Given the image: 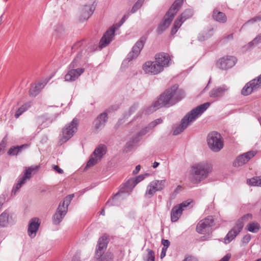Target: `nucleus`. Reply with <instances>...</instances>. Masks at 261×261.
Segmentation results:
<instances>
[{
    "instance_id": "nucleus-1",
    "label": "nucleus",
    "mask_w": 261,
    "mask_h": 261,
    "mask_svg": "<svg viewBox=\"0 0 261 261\" xmlns=\"http://www.w3.org/2000/svg\"><path fill=\"white\" fill-rule=\"evenodd\" d=\"M184 96L183 90L179 89L177 85H174L161 94L158 99L148 108L146 113H151L163 107H169L172 106L180 101Z\"/></svg>"
},
{
    "instance_id": "nucleus-2",
    "label": "nucleus",
    "mask_w": 261,
    "mask_h": 261,
    "mask_svg": "<svg viewBox=\"0 0 261 261\" xmlns=\"http://www.w3.org/2000/svg\"><path fill=\"white\" fill-rule=\"evenodd\" d=\"M184 96L183 90L179 89L177 85H174L161 94L158 99L148 108L146 113H151L163 107H169L172 106L180 101Z\"/></svg>"
},
{
    "instance_id": "nucleus-3",
    "label": "nucleus",
    "mask_w": 261,
    "mask_h": 261,
    "mask_svg": "<svg viewBox=\"0 0 261 261\" xmlns=\"http://www.w3.org/2000/svg\"><path fill=\"white\" fill-rule=\"evenodd\" d=\"M211 103L205 102L191 110L181 119V123L173 131L174 135H177L182 132L191 123L196 120L210 106Z\"/></svg>"
},
{
    "instance_id": "nucleus-4",
    "label": "nucleus",
    "mask_w": 261,
    "mask_h": 261,
    "mask_svg": "<svg viewBox=\"0 0 261 261\" xmlns=\"http://www.w3.org/2000/svg\"><path fill=\"white\" fill-rule=\"evenodd\" d=\"M212 171V166L206 163H199L193 165L190 175V180L193 184H199L205 179Z\"/></svg>"
},
{
    "instance_id": "nucleus-5",
    "label": "nucleus",
    "mask_w": 261,
    "mask_h": 261,
    "mask_svg": "<svg viewBox=\"0 0 261 261\" xmlns=\"http://www.w3.org/2000/svg\"><path fill=\"white\" fill-rule=\"evenodd\" d=\"M184 0H176L165 15L156 30L158 34H161L170 25L174 15L181 7Z\"/></svg>"
},
{
    "instance_id": "nucleus-6",
    "label": "nucleus",
    "mask_w": 261,
    "mask_h": 261,
    "mask_svg": "<svg viewBox=\"0 0 261 261\" xmlns=\"http://www.w3.org/2000/svg\"><path fill=\"white\" fill-rule=\"evenodd\" d=\"M73 197V194L69 195L60 203L56 213L53 216V222L54 224L58 225L62 221L67 212L68 205Z\"/></svg>"
},
{
    "instance_id": "nucleus-7",
    "label": "nucleus",
    "mask_w": 261,
    "mask_h": 261,
    "mask_svg": "<svg viewBox=\"0 0 261 261\" xmlns=\"http://www.w3.org/2000/svg\"><path fill=\"white\" fill-rule=\"evenodd\" d=\"M128 17V15H124L118 23L109 28L106 32L99 42L98 46L100 49L106 47L111 43L114 37L115 30L122 25Z\"/></svg>"
},
{
    "instance_id": "nucleus-8",
    "label": "nucleus",
    "mask_w": 261,
    "mask_h": 261,
    "mask_svg": "<svg viewBox=\"0 0 261 261\" xmlns=\"http://www.w3.org/2000/svg\"><path fill=\"white\" fill-rule=\"evenodd\" d=\"M80 59L79 57H76L69 65L68 71L64 77L65 81H74L85 71L84 68H75L78 66Z\"/></svg>"
},
{
    "instance_id": "nucleus-9",
    "label": "nucleus",
    "mask_w": 261,
    "mask_h": 261,
    "mask_svg": "<svg viewBox=\"0 0 261 261\" xmlns=\"http://www.w3.org/2000/svg\"><path fill=\"white\" fill-rule=\"evenodd\" d=\"M207 142L210 149L215 152H219L224 146V142L221 135L213 132L207 135Z\"/></svg>"
},
{
    "instance_id": "nucleus-10",
    "label": "nucleus",
    "mask_w": 261,
    "mask_h": 261,
    "mask_svg": "<svg viewBox=\"0 0 261 261\" xmlns=\"http://www.w3.org/2000/svg\"><path fill=\"white\" fill-rule=\"evenodd\" d=\"M79 120L74 118L71 122L67 124L62 129V137L61 141L65 142L70 139L77 130Z\"/></svg>"
},
{
    "instance_id": "nucleus-11",
    "label": "nucleus",
    "mask_w": 261,
    "mask_h": 261,
    "mask_svg": "<svg viewBox=\"0 0 261 261\" xmlns=\"http://www.w3.org/2000/svg\"><path fill=\"white\" fill-rule=\"evenodd\" d=\"M166 184V180H154L149 183L147 186L145 193L146 198H151L157 191H161L164 189Z\"/></svg>"
},
{
    "instance_id": "nucleus-12",
    "label": "nucleus",
    "mask_w": 261,
    "mask_h": 261,
    "mask_svg": "<svg viewBox=\"0 0 261 261\" xmlns=\"http://www.w3.org/2000/svg\"><path fill=\"white\" fill-rule=\"evenodd\" d=\"M38 168V167L36 168L28 167L25 169L24 174L21 176H19L18 179L17 183L15 186L13 187L12 190V194L15 195L18 190L24 184L27 180H29L32 177V172Z\"/></svg>"
},
{
    "instance_id": "nucleus-13",
    "label": "nucleus",
    "mask_w": 261,
    "mask_h": 261,
    "mask_svg": "<svg viewBox=\"0 0 261 261\" xmlns=\"http://www.w3.org/2000/svg\"><path fill=\"white\" fill-rule=\"evenodd\" d=\"M130 179H128L123 187H122L120 190L119 192L116 193L114 196L112 198V199H110L108 201V202L106 204V207H109L111 205H114L113 202L115 200L118 199L119 197L120 196V194L122 193H127L129 194L132 191L134 188L136 186V185L133 184L132 182H129Z\"/></svg>"
},
{
    "instance_id": "nucleus-14",
    "label": "nucleus",
    "mask_w": 261,
    "mask_h": 261,
    "mask_svg": "<svg viewBox=\"0 0 261 261\" xmlns=\"http://www.w3.org/2000/svg\"><path fill=\"white\" fill-rule=\"evenodd\" d=\"M146 39V37L142 36L136 42L135 45L133 47L132 51L127 56V59L128 61L136 58L138 56L144 46Z\"/></svg>"
},
{
    "instance_id": "nucleus-15",
    "label": "nucleus",
    "mask_w": 261,
    "mask_h": 261,
    "mask_svg": "<svg viewBox=\"0 0 261 261\" xmlns=\"http://www.w3.org/2000/svg\"><path fill=\"white\" fill-rule=\"evenodd\" d=\"M237 61L236 57L227 56L220 58L217 63V66L222 70H227L232 67L236 64Z\"/></svg>"
},
{
    "instance_id": "nucleus-16",
    "label": "nucleus",
    "mask_w": 261,
    "mask_h": 261,
    "mask_svg": "<svg viewBox=\"0 0 261 261\" xmlns=\"http://www.w3.org/2000/svg\"><path fill=\"white\" fill-rule=\"evenodd\" d=\"M214 225L213 218L209 216L205 219L200 221L196 226V231L200 234H204L206 230Z\"/></svg>"
},
{
    "instance_id": "nucleus-17",
    "label": "nucleus",
    "mask_w": 261,
    "mask_h": 261,
    "mask_svg": "<svg viewBox=\"0 0 261 261\" xmlns=\"http://www.w3.org/2000/svg\"><path fill=\"white\" fill-rule=\"evenodd\" d=\"M242 224L236 223L234 226L228 231L224 238V243L226 244L230 243L240 233L242 230Z\"/></svg>"
},
{
    "instance_id": "nucleus-18",
    "label": "nucleus",
    "mask_w": 261,
    "mask_h": 261,
    "mask_svg": "<svg viewBox=\"0 0 261 261\" xmlns=\"http://www.w3.org/2000/svg\"><path fill=\"white\" fill-rule=\"evenodd\" d=\"M143 69L146 73L155 75L162 71L160 66L155 61H147L143 65Z\"/></svg>"
},
{
    "instance_id": "nucleus-19",
    "label": "nucleus",
    "mask_w": 261,
    "mask_h": 261,
    "mask_svg": "<svg viewBox=\"0 0 261 261\" xmlns=\"http://www.w3.org/2000/svg\"><path fill=\"white\" fill-rule=\"evenodd\" d=\"M255 154V151H249L239 155L233 163V166L235 167H239L243 165L254 156Z\"/></svg>"
},
{
    "instance_id": "nucleus-20",
    "label": "nucleus",
    "mask_w": 261,
    "mask_h": 261,
    "mask_svg": "<svg viewBox=\"0 0 261 261\" xmlns=\"http://www.w3.org/2000/svg\"><path fill=\"white\" fill-rule=\"evenodd\" d=\"M40 225V221L38 218H33L30 220L28 233L31 238H34L36 236L37 232Z\"/></svg>"
},
{
    "instance_id": "nucleus-21",
    "label": "nucleus",
    "mask_w": 261,
    "mask_h": 261,
    "mask_svg": "<svg viewBox=\"0 0 261 261\" xmlns=\"http://www.w3.org/2000/svg\"><path fill=\"white\" fill-rule=\"evenodd\" d=\"M155 62L163 71L164 67L169 66L170 57L168 54L161 53L155 55Z\"/></svg>"
},
{
    "instance_id": "nucleus-22",
    "label": "nucleus",
    "mask_w": 261,
    "mask_h": 261,
    "mask_svg": "<svg viewBox=\"0 0 261 261\" xmlns=\"http://www.w3.org/2000/svg\"><path fill=\"white\" fill-rule=\"evenodd\" d=\"M229 87L225 85L218 86L212 89L210 91L209 95L212 98L218 99L220 97H222L225 94V93L229 90Z\"/></svg>"
},
{
    "instance_id": "nucleus-23",
    "label": "nucleus",
    "mask_w": 261,
    "mask_h": 261,
    "mask_svg": "<svg viewBox=\"0 0 261 261\" xmlns=\"http://www.w3.org/2000/svg\"><path fill=\"white\" fill-rule=\"evenodd\" d=\"M107 240L105 237H101L99 239L98 245L96 248L95 256L97 258L103 257V253L107 247Z\"/></svg>"
},
{
    "instance_id": "nucleus-24",
    "label": "nucleus",
    "mask_w": 261,
    "mask_h": 261,
    "mask_svg": "<svg viewBox=\"0 0 261 261\" xmlns=\"http://www.w3.org/2000/svg\"><path fill=\"white\" fill-rule=\"evenodd\" d=\"M94 10L92 5H85L80 10V19L81 21L86 20L92 15Z\"/></svg>"
},
{
    "instance_id": "nucleus-25",
    "label": "nucleus",
    "mask_w": 261,
    "mask_h": 261,
    "mask_svg": "<svg viewBox=\"0 0 261 261\" xmlns=\"http://www.w3.org/2000/svg\"><path fill=\"white\" fill-rule=\"evenodd\" d=\"M108 118V115L106 112L99 115L93 122L94 128L96 130L102 128L105 126Z\"/></svg>"
},
{
    "instance_id": "nucleus-26",
    "label": "nucleus",
    "mask_w": 261,
    "mask_h": 261,
    "mask_svg": "<svg viewBox=\"0 0 261 261\" xmlns=\"http://www.w3.org/2000/svg\"><path fill=\"white\" fill-rule=\"evenodd\" d=\"M258 89L259 88L255 84L254 81L251 80L245 85L241 91V93L244 96H247Z\"/></svg>"
},
{
    "instance_id": "nucleus-27",
    "label": "nucleus",
    "mask_w": 261,
    "mask_h": 261,
    "mask_svg": "<svg viewBox=\"0 0 261 261\" xmlns=\"http://www.w3.org/2000/svg\"><path fill=\"white\" fill-rule=\"evenodd\" d=\"M183 210L180 206L176 205L173 207L171 211V221L172 222H176L182 214Z\"/></svg>"
},
{
    "instance_id": "nucleus-28",
    "label": "nucleus",
    "mask_w": 261,
    "mask_h": 261,
    "mask_svg": "<svg viewBox=\"0 0 261 261\" xmlns=\"http://www.w3.org/2000/svg\"><path fill=\"white\" fill-rule=\"evenodd\" d=\"M28 147L27 144H23L20 146H12L7 151V154L9 156H16L21 152L22 150Z\"/></svg>"
},
{
    "instance_id": "nucleus-29",
    "label": "nucleus",
    "mask_w": 261,
    "mask_h": 261,
    "mask_svg": "<svg viewBox=\"0 0 261 261\" xmlns=\"http://www.w3.org/2000/svg\"><path fill=\"white\" fill-rule=\"evenodd\" d=\"M107 152V147L103 144H100L96 147L92 154L95 158H97L100 160L102 157L106 154Z\"/></svg>"
},
{
    "instance_id": "nucleus-30",
    "label": "nucleus",
    "mask_w": 261,
    "mask_h": 261,
    "mask_svg": "<svg viewBox=\"0 0 261 261\" xmlns=\"http://www.w3.org/2000/svg\"><path fill=\"white\" fill-rule=\"evenodd\" d=\"M44 85L45 84L43 83H39L32 85L29 91L30 95L33 97L37 95Z\"/></svg>"
},
{
    "instance_id": "nucleus-31",
    "label": "nucleus",
    "mask_w": 261,
    "mask_h": 261,
    "mask_svg": "<svg viewBox=\"0 0 261 261\" xmlns=\"http://www.w3.org/2000/svg\"><path fill=\"white\" fill-rule=\"evenodd\" d=\"M213 16L215 20L221 23H224L227 20L226 15L216 9L214 10Z\"/></svg>"
},
{
    "instance_id": "nucleus-32",
    "label": "nucleus",
    "mask_w": 261,
    "mask_h": 261,
    "mask_svg": "<svg viewBox=\"0 0 261 261\" xmlns=\"http://www.w3.org/2000/svg\"><path fill=\"white\" fill-rule=\"evenodd\" d=\"M31 102H27L24 103L17 110L14 115L15 117L16 118H18L20 115L31 107Z\"/></svg>"
},
{
    "instance_id": "nucleus-33",
    "label": "nucleus",
    "mask_w": 261,
    "mask_h": 261,
    "mask_svg": "<svg viewBox=\"0 0 261 261\" xmlns=\"http://www.w3.org/2000/svg\"><path fill=\"white\" fill-rule=\"evenodd\" d=\"M9 222V212L5 211L0 215V227H4L8 225Z\"/></svg>"
},
{
    "instance_id": "nucleus-34",
    "label": "nucleus",
    "mask_w": 261,
    "mask_h": 261,
    "mask_svg": "<svg viewBox=\"0 0 261 261\" xmlns=\"http://www.w3.org/2000/svg\"><path fill=\"white\" fill-rule=\"evenodd\" d=\"M185 22L179 16L175 20L174 22L173 26L171 31L172 35H174L176 33L178 30L180 28L181 24Z\"/></svg>"
},
{
    "instance_id": "nucleus-35",
    "label": "nucleus",
    "mask_w": 261,
    "mask_h": 261,
    "mask_svg": "<svg viewBox=\"0 0 261 261\" xmlns=\"http://www.w3.org/2000/svg\"><path fill=\"white\" fill-rule=\"evenodd\" d=\"M87 42L85 40H82L76 42L72 47L73 51L79 50L82 52L84 49H86Z\"/></svg>"
},
{
    "instance_id": "nucleus-36",
    "label": "nucleus",
    "mask_w": 261,
    "mask_h": 261,
    "mask_svg": "<svg viewBox=\"0 0 261 261\" xmlns=\"http://www.w3.org/2000/svg\"><path fill=\"white\" fill-rule=\"evenodd\" d=\"M246 229L251 232L256 233L260 229V225L256 222H252L247 225Z\"/></svg>"
},
{
    "instance_id": "nucleus-37",
    "label": "nucleus",
    "mask_w": 261,
    "mask_h": 261,
    "mask_svg": "<svg viewBox=\"0 0 261 261\" xmlns=\"http://www.w3.org/2000/svg\"><path fill=\"white\" fill-rule=\"evenodd\" d=\"M247 182L250 186L261 187V176H255L248 179Z\"/></svg>"
},
{
    "instance_id": "nucleus-38",
    "label": "nucleus",
    "mask_w": 261,
    "mask_h": 261,
    "mask_svg": "<svg viewBox=\"0 0 261 261\" xmlns=\"http://www.w3.org/2000/svg\"><path fill=\"white\" fill-rule=\"evenodd\" d=\"M193 15V11L191 9H186L180 15V17L184 20V21H186L187 19L191 17Z\"/></svg>"
},
{
    "instance_id": "nucleus-39",
    "label": "nucleus",
    "mask_w": 261,
    "mask_h": 261,
    "mask_svg": "<svg viewBox=\"0 0 261 261\" xmlns=\"http://www.w3.org/2000/svg\"><path fill=\"white\" fill-rule=\"evenodd\" d=\"M252 218V215L251 214H247L246 215H244L240 219L238 220L236 223H238L239 222L240 223L242 224V228H243L244 226V224L246 222L249 221L250 220H251Z\"/></svg>"
},
{
    "instance_id": "nucleus-40",
    "label": "nucleus",
    "mask_w": 261,
    "mask_h": 261,
    "mask_svg": "<svg viewBox=\"0 0 261 261\" xmlns=\"http://www.w3.org/2000/svg\"><path fill=\"white\" fill-rule=\"evenodd\" d=\"M7 135L3 138L0 143V155L4 153L7 144Z\"/></svg>"
},
{
    "instance_id": "nucleus-41",
    "label": "nucleus",
    "mask_w": 261,
    "mask_h": 261,
    "mask_svg": "<svg viewBox=\"0 0 261 261\" xmlns=\"http://www.w3.org/2000/svg\"><path fill=\"white\" fill-rule=\"evenodd\" d=\"M261 42V33L258 34L252 41L250 42L248 45L250 47H252Z\"/></svg>"
},
{
    "instance_id": "nucleus-42",
    "label": "nucleus",
    "mask_w": 261,
    "mask_h": 261,
    "mask_svg": "<svg viewBox=\"0 0 261 261\" xmlns=\"http://www.w3.org/2000/svg\"><path fill=\"white\" fill-rule=\"evenodd\" d=\"M147 254L145 257L146 261H154L155 255L154 252L149 249H147Z\"/></svg>"
},
{
    "instance_id": "nucleus-43",
    "label": "nucleus",
    "mask_w": 261,
    "mask_h": 261,
    "mask_svg": "<svg viewBox=\"0 0 261 261\" xmlns=\"http://www.w3.org/2000/svg\"><path fill=\"white\" fill-rule=\"evenodd\" d=\"M98 161L99 160L97 158H95V157L92 154L87 163L86 167H90L94 166Z\"/></svg>"
},
{
    "instance_id": "nucleus-44",
    "label": "nucleus",
    "mask_w": 261,
    "mask_h": 261,
    "mask_svg": "<svg viewBox=\"0 0 261 261\" xmlns=\"http://www.w3.org/2000/svg\"><path fill=\"white\" fill-rule=\"evenodd\" d=\"M144 0H138L133 7L131 12L134 13L142 6Z\"/></svg>"
},
{
    "instance_id": "nucleus-45",
    "label": "nucleus",
    "mask_w": 261,
    "mask_h": 261,
    "mask_svg": "<svg viewBox=\"0 0 261 261\" xmlns=\"http://www.w3.org/2000/svg\"><path fill=\"white\" fill-rule=\"evenodd\" d=\"M144 178V176L142 175L137 176L135 178H130L129 182L133 183L134 185H137L139 182L143 180Z\"/></svg>"
},
{
    "instance_id": "nucleus-46",
    "label": "nucleus",
    "mask_w": 261,
    "mask_h": 261,
    "mask_svg": "<svg viewBox=\"0 0 261 261\" xmlns=\"http://www.w3.org/2000/svg\"><path fill=\"white\" fill-rule=\"evenodd\" d=\"M162 122H163V120L161 118H159V119H157L155 120L154 121L150 122L148 124V126L151 129V128L154 127L158 124L162 123Z\"/></svg>"
},
{
    "instance_id": "nucleus-47",
    "label": "nucleus",
    "mask_w": 261,
    "mask_h": 261,
    "mask_svg": "<svg viewBox=\"0 0 261 261\" xmlns=\"http://www.w3.org/2000/svg\"><path fill=\"white\" fill-rule=\"evenodd\" d=\"M182 261H198L197 257L192 255H187L185 256Z\"/></svg>"
},
{
    "instance_id": "nucleus-48",
    "label": "nucleus",
    "mask_w": 261,
    "mask_h": 261,
    "mask_svg": "<svg viewBox=\"0 0 261 261\" xmlns=\"http://www.w3.org/2000/svg\"><path fill=\"white\" fill-rule=\"evenodd\" d=\"M98 261H111L112 259V255L111 253H107L101 258H99Z\"/></svg>"
},
{
    "instance_id": "nucleus-49",
    "label": "nucleus",
    "mask_w": 261,
    "mask_h": 261,
    "mask_svg": "<svg viewBox=\"0 0 261 261\" xmlns=\"http://www.w3.org/2000/svg\"><path fill=\"white\" fill-rule=\"evenodd\" d=\"M261 20V17L260 16H255L253 17V18L251 19L250 20H248L247 22H246L244 25L249 24V23H253L255 22Z\"/></svg>"
},
{
    "instance_id": "nucleus-50",
    "label": "nucleus",
    "mask_w": 261,
    "mask_h": 261,
    "mask_svg": "<svg viewBox=\"0 0 261 261\" xmlns=\"http://www.w3.org/2000/svg\"><path fill=\"white\" fill-rule=\"evenodd\" d=\"M252 81H254L255 84L257 85L258 88H261V74L256 79L252 80Z\"/></svg>"
},
{
    "instance_id": "nucleus-51",
    "label": "nucleus",
    "mask_w": 261,
    "mask_h": 261,
    "mask_svg": "<svg viewBox=\"0 0 261 261\" xmlns=\"http://www.w3.org/2000/svg\"><path fill=\"white\" fill-rule=\"evenodd\" d=\"M251 240V236L249 234H247L244 236L242 241L243 243L247 244Z\"/></svg>"
},
{
    "instance_id": "nucleus-52",
    "label": "nucleus",
    "mask_w": 261,
    "mask_h": 261,
    "mask_svg": "<svg viewBox=\"0 0 261 261\" xmlns=\"http://www.w3.org/2000/svg\"><path fill=\"white\" fill-rule=\"evenodd\" d=\"M149 129H151V128L149 127V126H148L146 127L145 128L142 129L138 133L139 136H142L143 135H145L149 131Z\"/></svg>"
},
{
    "instance_id": "nucleus-53",
    "label": "nucleus",
    "mask_w": 261,
    "mask_h": 261,
    "mask_svg": "<svg viewBox=\"0 0 261 261\" xmlns=\"http://www.w3.org/2000/svg\"><path fill=\"white\" fill-rule=\"evenodd\" d=\"M190 203H191V202L188 201L187 200V201H185L182 202L181 203H180L179 204H177V205L178 206H180L181 208V210H184V207H186L188 206L190 204Z\"/></svg>"
},
{
    "instance_id": "nucleus-54",
    "label": "nucleus",
    "mask_w": 261,
    "mask_h": 261,
    "mask_svg": "<svg viewBox=\"0 0 261 261\" xmlns=\"http://www.w3.org/2000/svg\"><path fill=\"white\" fill-rule=\"evenodd\" d=\"M162 244L164 246L163 247H166V248H168L170 244V242L168 240L162 239Z\"/></svg>"
},
{
    "instance_id": "nucleus-55",
    "label": "nucleus",
    "mask_w": 261,
    "mask_h": 261,
    "mask_svg": "<svg viewBox=\"0 0 261 261\" xmlns=\"http://www.w3.org/2000/svg\"><path fill=\"white\" fill-rule=\"evenodd\" d=\"M53 168L59 174H62L64 172L63 170L57 165H53Z\"/></svg>"
},
{
    "instance_id": "nucleus-56",
    "label": "nucleus",
    "mask_w": 261,
    "mask_h": 261,
    "mask_svg": "<svg viewBox=\"0 0 261 261\" xmlns=\"http://www.w3.org/2000/svg\"><path fill=\"white\" fill-rule=\"evenodd\" d=\"M231 257V254L227 253L224 257H223L219 261H229Z\"/></svg>"
},
{
    "instance_id": "nucleus-57",
    "label": "nucleus",
    "mask_w": 261,
    "mask_h": 261,
    "mask_svg": "<svg viewBox=\"0 0 261 261\" xmlns=\"http://www.w3.org/2000/svg\"><path fill=\"white\" fill-rule=\"evenodd\" d=\"M167 250V249L166 248V247L162 248V252H161V256H160L161 258H163L165 256Z\"/></svg>"
},
{
    "instance_id": "nucleus-58",
    "label": "nucleus",
    "mask_w": 261,
    "mask_h": 261,
    "mask_svg": "<svg viewBox=\"0 0 261 261\" xmlns=\"http://www.w3.org/2000/svg\"><path fill=\"white\" fill-rule=\"evenodd\" d=\"M140 169H141V166L140 165H137L136 167V168L133 171V173L134 174H137L139 171L140 170Z\"/></svg>"
},
{
    "instance_id": "nucleus-59",
    "label": "nucleus",
    "mask_w": 261,
    "mask_h": 261,
    "mask_svg": "<svg viewBox=\"0 0 261 261\" xmlns=\"http://www.w3.org/2000/svg\"><path fill=\"white\" fill-rule=\"evenodd\" d=\"M118 109V106H113L111 107L110 108H109V109H108V111L109 112H110L111 111H116Z\"/></svg>"
},
{
    "instance_id": "nucleus-60",
    "label": "nucleus",
    "mask_w": 261,
    "mask_h": 261,
    "mask_svg": "<svg viewBox=\"0 0 261 261\" xmlns=\"http://www.w3.org/2000/svg\"><path fill=\"white\" fill-rule=\"evenodd\" d=\"M208 38L207 36H206L205 37V36H203L202 34H200L198 36V39L200 41H203L205 39H207Z\"/></svg>"
},
{
    "instance_id": "nucleus-61",
    "label": "nucleus",
    "mask_w": 261,
    "mask_h": 261,
    "mask_svg": "<svg viewBox=\"0 0 261 261\" xmlns=\"http://www.w3.org/2000/svg\"><path fill=\"white\" fill-rule=\"evenodd\" d=\"M137 106L136 105H133L130 108V112H134L136 109H137Z\"/></svg>"
},
{
    "instance_id": "nucleus-62",
    "label": "nucleus",
    "mask_w": 261,
    "mask_h": 261,
    "mask_svg": "<svg viewBox=\"0 0 261 261\" xmlns=\"http://www.w3.org/2000/svg\"><path fill=\"white\" fill-rule=\"evenodd\" d=\"M159 165V163L157 162H154L153 164V167L156 168Z\"/></svg>"
},
{
    "instance_id": "nucleus-63",
    "label": "nucleus",
    "mask_w": 261,
    "mask_h": 261,
    "mask_svg": "<svg viewBox=\"0 0 261 261\" xmlns=\"http://www.w3.org/2000/svg\"><path fill=\"white\" fill-rule=\"evenodd\" d=\"M233 38V34H231L227 36V39H231Z\"/></svg>"
},
{
    "instance_id": "nucleus-64",
    "label": "nucleus",
    "mask_w": 261,
    "mask_h": 261,
    "mask_svg": "<svg viewBox=\"0 0 261 261\" xmlns=\"http://www.w3.org/2000/svg\"><path fill=\"white\" fill-rule=\"evenodd\" d=\"M3 15H2L1 16H0V25L2 24V21H3Z\"/></svg>"
}]
</instances>
